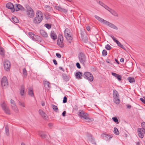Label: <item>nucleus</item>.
I'll use <instances>...</instances> for the list:
<instances>
[{"instance_id": "60", "label": "nucleus", "mask_w": 145, "mask_h": 145, "mask_svg": "<svg viewBox=\"0 0 145 145\" xmlns=\"http://www.w3.org/2000/svg\"><path fill=\"white\" fill-rule=\"evenodd\" d=\"M111 48V47L109 46V50Z\"/></svg>"}, {"instance_id": "27", "label": "nucleus", "mask_w": 145, "mask_h": 145, "mask_svg": "<svg viewBox=\"0 0 145 145\" xmlns=\"http://www.w3.org/2000/svg\"><path fill=\"white\" fill-rule=\"evenodd\" d=\"M137 131L139 137L141 138H142L144 137V134L142 132L139 131Z\"/></svg>"}, {"instance_id": "45", "label": "nucleus", "mask_w": 145, "mask_h": 145, "mask_svg": "<svg viewBox=\"0 0 145 145\" xmlns=\"http://www.w3.org/2000/svg\"><path fill=\"white\" fill-rule=\"evenodd\" d=\"M58 10L61 11H63L65 10V9H63L60 7L58 8Z\"/></svg>"}, {"instance_id": "6", "label": "nucleus", "mask_w": 145, "mask_h": 145, "mask_svg": "<svg viewBox=\"0 0 145 145\" xmlns=\"http://www.w3.org/2000/svg\"><path fill=\"white\" fill-rule=\"evenodd\" d=\"M84 75L86 78L91 82L93 80V75L89 72H86L84 73Z\"/></svg>"}, {"instance_id": "22", "label": "nucleus", "mask_w": 145, "mask_h": 145, "mask_svg": "<svg viewBox=\"0 0 145 145\" xmlns=\"http://www.w3.org/2000/svg\"><path fill=\"white\" fill-rule=\"evenodd\" d=\"M116 42L118 46L122 48V49L124 50L125 49V48L121 44V43L118 40L116 41Z\"/></svg>"}, {"instance_id": "42", "label": "nucleus", "mask_w": 145, "mask_h": 145, "mask_svg": "<svg viewBox=\"0 0 145 145\" xmlns=\"http://www.w3.org/2000/svg\"><path fill=\"white\" fill-rule=\"evenodd\" d=\"M110 37H112V39L115 42H116V41L117 40L114 37L112 36H111Z\"/></svg>"}, {"instance_id": "23", "label": "nucleus", "mask_w": 145, "mask_h": 145, "mask_svg": "<svg viewBox=\"0 0 145 145\" xmlns=\"http://www.w3.org/2000/svg\"><path fill=\"white\" fill-rule=\"evenodd\" d=\"M76 77L78 78L79 79H81L82 75L80 72H78L76 73Z\"/></svg>"}, {"instance_id": "62", "label": "nucleus", "mask_w": 145, "mask_h": 145, "mask_svg": "<svg viewBox=\"0 0 145 145\" xmlns=\"http://www.w3.org/2000/svg\"><path fill=\"white\" fill-rule=\"evenodd\" d=\"M126 137H127V135H126Z\"/></svg>"}, {"instance_id": "37", "label": "nucleus", "mask_w": 145, "mask_h": 145, "mask_svg": "<svg viewBox=\"0 0 145 145\" xmlns=\"http://www.w3.org/2000/svg\"><path fill=\"white\" fill-rule=\"evenodd\" d=\"M102 54L103 56H106L107 55V53L105 50H103V51Z\"/></svg>"}, {"instance_id": "32", "label": "nucleus", "mask_w": 145, "mask_h": 145, "mask_svg": "<svg viewBox=\"0 0 145 145\" xmlns=\"http://www.w3.org/2000/svg\"><path fill=\"white\" fill-rule=\"evenodd\" d=\"M39 112L43 118H45V114L42 110H40Z\"/></svg>"}, {"instance_id": "16", "label": "nucleus", "mask_w": 145, "mask_h": 145, "mask_svg": "<svg viewBox=\"0 0 145 145\" xmlns=\"http://www.w3.org/2000/svg\"><path fill=\"white\" fill-rule=\"evenodd\" d=\"M50 36L51 38L54 40L56 39L57 38V36L56 34L53 31L51 32Z\"/></svg>"}, {"instance_id": "8", "label": "nucleus", "mask_w": 145, "mask_h": 145, "mask_svg": "<svg viewBox=\"0 0 145 145\" xmlns=\"http://www.w3.org/2000/svg\"><path fill=\"white\" fill-rule=\"evenodd\" d=\"M3 64L5 69L7 71L9 70L10 67V62L8 60H5L4 61Z\"/></svg>"}, {"instance_id": "35", "label": "nucleus", "mask_w": 145, "mask_h": 145, "mask_svg": "<svg viewBox=\"0 0 145 145\" xmlns=\"http://www.w3.org/2000/svg\"><path fill=\"white\" fill-rule=\"evenodd\" d=\"M23 74L24 76H26L27 75V71L25 68L24 69H23Z\"/></svg>"}, {"instance_id": "13", "label": "nucleus", "mask_w": 145, "mask_h": 145, "mask_svg": "<svg viewBox=\"0 0 145 145\" xmlns=\"http://www.w3.org/2000/svg\"><path fill=\"white\" fill-rule=\"evenodd\" d=\"M40 33L41 35L44 38H47L48 37L47 33L43 30L41 29L40 30Z\"/></svg>"}, {"instance_id": "43", "label": "nucleus", "mask_w": 145, "mask_h": 145, "mask_svg": "<svg viewBox=\"0 0 145 145\" xmlns=\"http://www.w3.org/2000/svg\"><path fill=\"white\" fill-rule=\"evenodd\" d=\"M141 125L143 128L145 129V123L144 122H142L141 123Z\"/></svg>"}, {"instance_id": "20", "label": "nucleus", "mask_w": 145, "mask_h": 145, "mask_svg": "<svg viewBox=\"0 0 145 145\" xmlns=\"http://www.w3.org/2000/svg\"><path fill=\"white\" fill-rule=\"evenodd\" d=\"M113 98L119 96V95L118 92L115 90H114L113 91Z\"/></svg>"}, {"instance_id": "30", "label": "nucleus", "mask_w": 145, "mask_h": 145, "mask_svg": "<svg viewBox=\"0 0 145 145\" xmlns=\"http://www.w3.org/2000/svg\"><path fill=\"white\" fill-rule=\"evenodd\" d=\"M112 120L113 121L117 124H118L119 122L117 118L115 117H114L112 118Z\"/></svg>"}, {"instance_id": "5", "label": "nucleus", "mask_w": 145, "mask_h": 145, "mask_svg": "<svg viewBox=\"0 0 145 145\" xmlns=\"http://www.w3.org/2000/svg\"><path fill=\"white\" fill-rule=\"evenodd\" d=\"M68 29H66L64 33L65 36L69 43L71 42V41L72 39V38L70 34L68 33Z\"/></svg>"}, {"instance_id": "11", "label": "nucleus", "mask_w": 145, "mask_h": 145, "mask_svg": "<svg viewBox=\"0 0 145 145\" xmlns=\"http://www.w3.org/2000/svg\"><path fill=\"white\" fill-rule=\"evenodd\" d=\"M1 106L5 113L8 114H10V111L9 109L6 106V104L4 103H3L1 105Z\"/></svg>"}, {"instance_id": "54", "label": "nucleus", "mask_w": 145, "mask_h": 145, "mask_svg": "<svg viewBox=\"0 0 145 145\" xmlns=\"http://www.w3.org/2000/svg\"><path fill=\"white\" fill-rule=\"evenodd\" d=\"M115 61L118 64H119V61L116 59H115Z\"/></svg>"}, {"instance_id": "48", "label": "nucleus", "mask_w": 145, "mask_h": 145, "mask_svg": "<svg viewBox=\"0 0 145 145\" xmlns=\"http://www.w3.org/2000/svg\"><path fill=\"white\" fill-rule=\"evenodd\" d=\"M53 61L55 65H57V62L55 59H54L53 60Z\"/></svg>"}, {"instance_id": "38", "label": "nucleus", "mask_w": 145, "mask_h": 145, "mask_svg": "<svg viewBox=\"0 0 145 145\" xmlns=\"http://www.w3.org/2000/svg\"><path fill=\"white\" fill-rule=\"evenodd\" d=\"M52 107L53 109L56 111H57V110H58V109L57 106L55 105H53V106Z\"/></svg>"}, {"instance_id": "10", "label": "nucleus", "mask_w": 145, "mask_h": 145, "mask_svg": "<svg viewBox=\"0 0 145 145\" xmlns=\"http://www.w3.org/2000/svg\"><path fill=\"white\" fill-rule=\"evenodd\" d=\"M79 58L80 62L84 63L86 61V58L85 55L82 53L80 54L79 56Z\"/></svg>"}, {"instance_id": "4", "label": "nucleus", "mask_w": 145, "mask_h": 145, "mask_svg": "<svg viewBox=\"0 0 145 145\" xmlns=\"http://www.w3.org/2000/svg\"><path fill=\"white\" fill-rule=\"evenodd\" d=\"M57 44L61 47L63 46V37L61 35H60L58 36Z\"/></svg>"}, {"instance_id": "57", "label": "nucleus", "mask_w": 145, "mask_h": 145, "mask_svg": "<svg viewBox=\"0 0 145 145\" xmlns=\"http://www.w3.org/2000/svg\"><path fill=\"white\" fill-rule=\"evenodd\" d=\"M139 144H140V143L139 142H137V145H139Z\"/></svg>"}, {"instance_id": "7", "label": "nucleus", "mask_w": 145, "mask_h": 145, "mask_svg": "<svg viewBox=\"0 0 145 145\" xmlns=\"http://www.w3.org/2000/svg\"><path fill=\"white\" fill-rule=\"evenodd\" d=\"M1 84L2 87L3 88L7 87L8 85V81L6 77H3L1 80Z\"/></svg>"}, {"instance_id": "18", "label": "nucleus", "mask_w": 145, "mask_h": 145, "mask_svg": "<svg viewBox=\"0 0 145 145\" xmlns=\"http://www.w3.org/2000/svg\"><path fill=\"white\" fill-rule=\"evenodd\" d=\"M22 6L19 5L18 4L16 5V6L14 8V11L15 10L16 11H19L20 9L22 8Z\"/></svg>"}, {"instance_id": "12", "label": "nucleus", "mask_w": 145, "mask_h": 145, "mask_svg": "<svg viewBox=\"0 0 145 145\" xmlns=\"http://www.w3.org/2000/svg\"><path fill=\"white\" fill-rule=\"evenodd\" d=\"M6 7L8 8L11 9L12 12H14V10L13 4L11 3H8L6 5Z\"/></svg>"}, {"instance_id": "3", "label": "nucleus", "mask_w": 145, "mask_h": 145, "mask_svg": "<svg viewBox=\"0 0 145 145\" xmlns=\"http://www.w3.org/2000/svg\"><path fill=\"white\" fill-rule=\"evenodd\" d=\"M26 14L28 17L31 18L33 17L34 15V11L31 7H29L27 8Z\"/></svg>"}, {"instance_id": "31", "label": "nucleus", "mask_w": 145, "mask_h": 145, "mask_svg": "<svg viewBox=\"0 0 145 145\" xmlns=\"http://www.w3.org/2000/svg\"><path fill=\"white\" fill-rule=\"evenodd\" d=\"M29 94L31 96H32L33 95V93L32 89H29L28 92Z\"/></svg>"}, {"instance_id": "33", "label": "nucleus", "mask_w": 145, "mask_h": 145, "mask_svg": "<svg viewBox=\"0 0 145 145\" xmlns=\"http://www.w3.org/2000/svg\"><path fill=\"white\" fill-rule=\"evenodd\" d=\"M10 103L11 104H12V105H11L12 107H14L15 108H16V107L14 104V101L12 100H11L10 101Z\"/></svg>"}, {"instance_id": "17", "label": "nucleus", "mask_w": 145, "mask_h": 145, "mask_svg": "<svg viewBox=\"0 0 145 145\" xmlns=\"http://www.w3.org/2000/svg\"><path fill=\"white\" fill-rule=\"evenodd\" d=\"M95 17L96 19L98 20L99 22H103V23H106V21L103 19L100 18L97 16H95Z\"/></svg>"}, {"instance_id": "26", "label": "nucleus", "mask_w": 145, "mask_h": 145, "mask_svg": "<svg viewBox=\"0 0 145 145\" xmlns=\"http://www.w3.org/2000/svg\"><path fill=\"white\" fill-rule=\"evenodd\" d=\"M44 85L46 87L50 88V84L49 82L47 81H44Z\"/></svg>"}, {"instance_id": "41", "label": "nucleus", "mask_w": 145, "mask_h": 145, "mask_svg": "<svg viewBox=\"0 0 145 145\" xmlns=\"http://www.w3.org/2000/svg\"><path fill=\"white\" fill-rule=\"evenodd\" d=\"M140 100L144 103L145 104V98L144 99L143 98H140Z\"/></svg>"}, {"instance_id": "1", "label": "nucleus", "mask_w": 145, "mask_h": 145, "mask_svg": "<svg viewBox=\"0 0 145 145\" xmlns=\"http://www.w3.org/2000/svg\"><path fill=\"white\" fill-rule=\"evenodd\" d=\"M43 14L42 12L39 10H37L36 12V16L34 19L33 22L35 24L40 23L43 19Z\"/></svg>"}, {"instance_id": "50", "label": "nucleus", "mask_w": 145, "mask_h": 145, "mask_svg": "<svg viewBox=\"0 0 145 145\" xmlns=\"http://www.w3.org/2000/svg\"><path fill=\"white\" fill-rule=\"evenodd\" d=\"M124 61V59L123 58H121L120 59V61L121 62H123Z\"/></svg>"}, {"instance_id": "19", "label": "nucleus", "mask_w": 145, "mask_h": 145, "mask_svg": "<svg viewBox=\"0 0 145 145\" xmlns=\"http://www.w3.org/2000/svg\"><path fill=\"white\" fill-rule=\"evenodd\" d=\"M12 21L14 23H18L19 22L18 20L15 16L12 17Z\"/></svg>"}, {"instance_id": "36", "label": "nucleus", "mask_w": 145, "mask_h": 145, "mask_svg": "<svg viewBox=\"0 0 145 145\" xmlns=\"http://www.w3.org/2000/svg\"><path fill=\"white\" fill-rule=\"evenodd\" d=\"M44 26L48 29H50L51 27V25L48 24H45Z\"/></svg>"}, {"instance_id": "44", "label": "nucleus", "mask_w": 145, "mask_h": 145, "mask_svg": "<svg viewBox=\"0 0 145 145\" xmlns=\"http://www.w3.org/2000/svg\"><path fill=\"white\" fill-rule=\"evenodd\" d=\"M76 65L77 68L78 69H80L81 68L80 65L78 63H76Z\"/></svg>"}, {"instance_id": "55", "label": "nucleus", "mask_w": 145, "mask_h": 145, "mask_svg": "<svg viewBox=\"0 0 145 145\" xmlns=\"http://www.w3.org/2000/svg\"><path fill=\"white\" fill-rule=\"evenodd\" d=\"M106 48L108 50H109V46L108 45H107L106 46Z\"/></svg>"}, {"instance_id": "34", "label": "nucleus", "mask_w": 145, "mask_h": 145, "mask_svg": "<svg viewBox=\"0 0 145 145\" xmlns=\"http://www.w3.org/2000/svg\"><path fill=\"white\" fill-rule=\"evenodd\" d=\"M116 78H117V79L119 81H120L121 80V79H122L121 76L119 74H118V75L116 77Z\"/></svg>"}, {"instance_id": "40", "label": "nucleus", "mask_w": 145, "mask_h": 145, "mask_svg": "<svg viewBox=\"0 0 145 145\" xmlns=\"http://www.w3.org/2000/svg\"><path fill=\"white\" fill-rule=\"evenodd\" d=\"M112 75L113 76H114L115 77H116L118 75V74H116L115 73L112 72L111 73Z\"/></svg>"}, {"instance_id": "49", "label": "nucleus", "mask_w": 145, "mask_h": 145, "mask_svg": "<svg viewBox=\"0 0 145 145\" xmlns=\"http://www.w3.org/2000/svg\"><path fill=\"white\" fill-rule=\"evenodd\" d=\"M90 26H87V27H86V29L87 30H88V31H89L90 30Z\"/></svg>"}, {"instance_id": "15", "label": "nucleus", "mask_w": 145, "mask_h": 145, "mask_svg": "<svg viewBox=\"0 0 145 145\" xmlns=\"http://www.w3.org/2000/svg\"><path fill=\"white\" fill-rule=\"evenodd\" d=\"M114 101L116 104H119L120 102V100L119 98V96L117 97H114Z\"/></svg>"}, {"instance_id": "29", "label": "nucleus", "mask_w": 145, "mask_h": 145, "mask_svg": "<svg viewBox=\"0 0 145 145\" xmlns=\"http://www.w3.org/2000/svg\"><path fill=\"white\" fill-rule=\"evenodd\" d=\"M128 80L130 83H133L135 82V79L133 78L129 77L128 78Z\"/></svg>"}, {"instance_id": "28", "label": "nucleus", "mask_w": 145, "mask_h": 145, "mask_svg": "<svg viewBox=\"0 0 145 145\" xmlns=\"http://www.w3.org/2000/svg\"><path fill=\"white\" fill-rule=\"evenodd\" d=\"M137 131H139L142 132L144 134H145V129L144 128H138L137 129Z\"/></svg>"}, {"instance_id": "14", "label": "nucleus", "mask_w": 145, "mask_h": 145, "mask_svg": "<svg viewBox=\"0 0 145 145\" xmlns=\"http://www.w3.org/2000/svg\"><path fill=\"white\" fill-rule=\"evenodd\" d=\"M109 12H110L112 15L116 17H118V14L114 10L112 9L109 8Z\"/></svg>"}, {"instance_id": "53", "label": "nucleus", "mask_w": 145, "mask_h": 145, "mask_svg": "<svg viewBox=\"0 0 145 145\" xmlns=\"http://www.w3.org/2000/svg\"><path fill=\"white\" fill-rule=\"evenodd\" d=\"M6 133L8 135L9 134V131L8 130H6Z\"/></svg>"}, {"instance_id": "9", "label": "nucleus", "mask_w": 145, "mask_h": 145, "mask_svg": "<svg viewBox=\"0 0 145 145\" xmlns=\"http://www.w3.org/2000/svg\"><path fill=\"white\" fill-rule=\"evenodd\" d=\"M28 34L30 37L33 40L37 41H39L40 38L39 36L36 35L31 32L29 33Z\"/></svg>"}, {"instance_id": "47", "label": "nucleus", "mask_w": 145, "mask_h": 145, "mask_svg": "<svg viewBox=\"0 0 145 145\" xmlns=\"http://www.w3.org/2000/svg\"><path fill=\"white\" fill-rule=\"evenodd\" d=\"M0 52L2 53V54L3 53L4 50L1 47H0Z\"/></svg>"}, {"instance_id": "46", "label": "nucleus", "mask_w": 145, "mask_h": 145, "mask_svg": "<svg viewBox=\"0 0 145 145\" xmlns=\"http://www.w3.org/2000/svg\"><path fill=\"white\" fill-rule=\"evenodd\" d=\"M56 55L58 58H60L61 57V55L59 54L56 53Z\"/></svg>"}, {"instance_id": "56", "label": "nucleus", "mask_w": 145, "mask_h": 145, "mask_svg": "<svg viewBox=\"0 0 145 145\" xmlns=\"http://www.w3.org/2000/svg\"><path fill=\"white\" fill-rule=\"evenodd\" d=\"M21 105L23 107H24L25 106V104L24 103H21Z\"/></svg>"}, {"instance_id": "52", "label": "nucleus", "mask_w": 145, "mask_h": 145, "mask_svg": "<svg viewBox=\"0 0 145 145\" xmlns=\"http://www.w3.org/2000/svg\"><path fill=\"white\" fill-rule=\"evenodd\" d=\"M66 111H64L63 112V113H62V115L63 116H65V114H66Z\"/></svg>"}, {"instance_id": "51", "label": "nucleus", "mask_w": 145, "mask_h": 145, "mask_svg": "<svg viewBox=\"0 0 145 145\" xmlns=\"http://www.w3.org/2000/svg\"><path fill=\"white\" fill-rule=\"evenodd\" d=\"M127 107L128 108L130 109L131 108V106L129 105H127Z\"/></svg>"}, {"instance_id": "58", "label": "nucleus", "mask_w": 145, "mask_h": 145, "mask_svg": "<svg viewBox=\"0 0 145 145\" xmlns=\"http://www.w3.org/2000/svg\"><path fill=\"white\" fill-rule=\"evenodd\" d=\"M21 145H25V144L23 143H22V144H21Z\"/></svg>"}, {"instance_id": "25", "label": "nucleus", "mask_w": 145, "mask_h": 145, "mask_svg": "<svg viewBox=\"0 0 145 145\" xmlns=\"http://www.w3.org/2000/svg\"><path fill=\"white\" fill-rule=\"evenodd\" d=\"M114 133L116 135H118L119 134V131L118 129L116 127H114Z\"/></svg>"}, {"instance_id": "2", "label": "nucleus", "mask_w": 145, "mask_h": 145, "mask_svg": "<svg viewBox=\"0 0 145 145\" xmlns=\"http://www.w3.org/2000/svg\"><path fill=\"white\" fill-rule=\"evenodd\" d=\"M78 114L80 117L86 120L87 121H89L91 120L89 117L88 114L83 110L79 111Z\"/></svg>"}, {"instance_id": "24", "label": "nucleus", "mask_w": 145, "mask_h": 145, "mask_svg": "<svg viewBox=\"0 0 145 145\" xmlns=\"http://www.w3.org/2000/svg\"><path fill=\"white\" fill-rule=\"evenodd\" d=\"M24 86H22L21 87L20 94L22 95H24Z\"/></svg>"}, {"instance_id": "61", "label": "nucleus", "mask_w": 145, "mask_h": 145, "mask_svg": "<svg viewBox=\"0 0 145 145\" xmlns=\"http://www.w3.org/2000/svg\"><path fill=\"white\" fill-rule=\"evenodd\" d=\"M44 105V104H42V106H43Z\"/></svg>"}, {"instance_id": "39", "label": "nucleus", "mask_w": 145, "mask_h": 145, "mask_svg": "<svg viewBox=\"0 0 145 145\" xmlns=\"http://www.w3.org/2000/svg\"><path fill=\"white\" fill-rule=\"evenodd\" d=\"M67 98L65 96L63 98V103H66L67 101Z\"/></svg>"}, {"instance_id": "21", "label": "nucleus", "mask_w": 145, "mask_h": 145, "mask_svg": "<svg viewBox=\"0 0 145 145\" xmlns=\"http://www.w3.org/2000/svg\"><path fill=\"white\" fill-rule=\"evenodd\" d=\"M109 27L112 28H113L114 29L117 30L118 29V27L114 24H113L112 23H109Z\"/></svg>"}, {"instance_id": "59", "label": "nucleus", "mask_w": 145, "mask_h": 145, "mask_svg": "<svg viewBox=\"0 0 145 145\" xmlns=\"http://www.w3.org/2000/svg\"><path fill=\"white\" fill-rule=\"evenodd\" d=\"M105 8L107 10H108V7H107L106 8L105 7Z\"/></svg>"}]
</instances>
